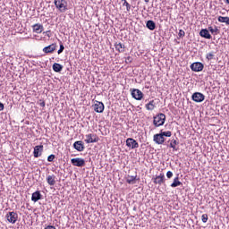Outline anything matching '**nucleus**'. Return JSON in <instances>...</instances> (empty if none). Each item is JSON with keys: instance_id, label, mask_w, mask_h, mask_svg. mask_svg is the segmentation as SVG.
I'll list each match as a JSON object with an SVG mask.
<instances>
[{"instance_id": "f257e3e1", "label": "nucleus", "mask_w": 229, "mask_h": 229, "mask_svg": "<svg viewBox=\"0 0 229 229\" xmlns=\"http://www.w3.org/2000/svg\"><path fill=\"white\" fill-rule=\"evenodd\" d=\"M54 4L61 13H65L68 10L66 0H54Z\"/></svg>"}, {"instance_id": "f03ea898", "label": "nucleus", "mask_w": 229, "mask_h": 229, "mask_svg": "<svg viewBox=\"0 0 229 229\" xmlns=\"http://www.w3.org/2000/svg\"><path fill=\"white\" fill-rule=\"evenodd\" d=\"M165 123V114L163 113H159L156 116H154L153 124L156 128L159 126H164Z\"/></svg>"}, {"instance_id": "7ed1b4c3", "label": "nucleus", "mask_w": 229, "mask_h": 229, "mask_svg": "<svg viewBox=\"0 0 229 229\" xmlns=\"http://www.w3.org/2000/svg\"><path fill=\"white\" fill-rule=\"evenodd\" d=\"M131 94L133 99H136V101H142L144 98V93H142V91H140L139 89H131Z\"/></svg>"}, {"instance_id": "20e7f679", "label": "nucleus", "mask_w": 229, "mask_h": 229, "mask_svg": "<svg viewBox=\"0 0 229 229\" xmlns=\"http://www.w3.org/2000/svg\"><path fill=\"white\" fill-rule=\"evenodd\" d=\"M5 217L8 223H11V225H15L17 223V219H19V215L14 211H11L6 214Z\"/></svg>"}, {"instance_id": "39448f33", "label": "nucleus", "mask_w": 229, "mask_h": 229, "mask_svg": "<svg viewBox=\"0 0 229 229\" xmlns=\"http://www.w3.org/2000/svg\"><path fill=\"white\" fill-rule=\"evenodd\" d=\"M190 67L193 72H201L205 69V65L201 62L192 63Z\"/></svg>"}, {"instance_id": "423d86ee", "label": "nucleus", "mask_w": 229, "mask_h": 229, "mask_svg": "<svg viewBox=\"0 0 229 229\" xmlns=\"http://www.w3.org/2000/svg\"><path fill=\"white\" fill-rule=\"evenodd\" d=\"M191 99L195 103H203V101H205V95L201 92H195L192 94Z\"/></svg>"}, {"instance_id": "0eeeda50", "label": "nucleus", "mask_w": 229, "mask_h": 229, "mask_svg": "<svg viewBox=\"0 0 229 229\" xmlns=\"http://www.w3.org/2000/svg\"><path fill=\"white\" fill-rule=\"evenodd\" d=\"M71 164L75 167H85V159L81 157H75L71 159Z\"/></svg>"}, {"instance_id": "6e6552de", "label": "nucleus", "mask_w": 229, "mask_h": 229, "mask_svg": "<svg viewBox=\"0 0 229 229\" xmlns=\"http://www.w3.org/2000/svg\"><path fill=\"white\" fill-rule=\"evenodd\" d=\"M152 180L155 185H164V183H165V175L164 174H160Z\"/></svg>"}, {"instance_id": "1a4fd4ad", "label": "nucleus", "mask_w": 229, "mask_h": 229, "mask_svg": "<svg viewBox=\"0 0 229 229\" xmlns=\"http://www.w3.org/2000/svg\"><path fill=\"white\" fill-rule=\"evenodd\" d=\"M93 107L97 114H103L105 111V104L100 101H96V103L93 105Z\"/></svg>"}, {"instance_id": "9d476101", "label": "nucleus", "mask_w": 229, "mask_h": 229, "mask_svg": "<svg viewBox=\"0 0 229 229\" xmlns=\"http://www.w3.org/2000/svg\"><path fill=\"white\" fill-rule=\"evenodd\" d=\"M99 140V137L96 134H87L85 142L87 144H93L94 142H98Z\"/></svg>"}, {"instance_id": "9b49d317", "label": "nucleus", "mask_w": 229, "mask_h": 229, "mask_svg": "<svg viewBox=\"0 0 229 229\" xmlns=\"http://www.w3.org/2000/svg\"><path fill=\"white\" fill-rule=\"evenodd\" d=\"M126 146L131 149H137L139 148V142L132 138H128L126 140Z\"/></svg>"}, {"instance_id": "f8f14e48", "label": "nucleus", "mask_w": 229, "mask_h": 229, "mask_svg": "<svg viewBox=\"0 0 229 229\" xmlns=\"http://www.w3.org/2000/svg\"><path fill=\"white\" fill-rule=\"evenodd\" d=\"M42 151H44V145H38L34 148L33 155L35 158L42 157Z\"/></svg>"}, {"instance_id": "ddd939ff", "label": "nucleus", "mask_w": 229, "mask_h": 229, "mask_svg": "<svg viewBox=\"0 0 229 229\" xmlns=\"http://www.w3.org/2000/svg\"><path fill=\"white\" fill-rule=\"evenodd\" d=\"M55 51H56V44L53 43L47 47H45L43 48V53H46V55H49L51 53H55Z\"/></svg>"}, {"instance_id": "4468645a", "label": "nucleus", "mask_w": 229, "mask_h": 229, "mask_svg": "<svg viewBox=\"0 0 229 229\" xmlns=\"http://www.w3.org/2000/svg\"><path fill=\"white\" fill-rule=\"evenodd\" d=\"M153 140L156 144L162 145L165 142V138L162 137L161 132H159L154 135Z\"/></svg>"}, {"instance_id": "2eb2a0df", "label": "nucleus", "mask_w": 229, "mask_h": 229, "mask_svg": "<svg viewBox=\"0 0 229 229\" xmlns=\"http://www.w3.org/2000/svg\"><path fill=\"white\" fill-rule=\"evenodd\" d=\"M73 148L76 151L81 152L85 150V144L81 140H78L73 143Z\"/></svg>"}, {"instance_id": "dca6fc26", "label": "nucleus", "mask_w": 229, "mask_h": 229, "mask_svg": "<svg viewBox=\"0 0 229 229\" xmlns=\"http://www.w3.org/2000/svg\"><path fill=\"white\" fill-rule=\"evenodd\" d=\"M199 35L202 37V38H207L208 40H210V38H212V35H210L208 29H202L199 31Z\"/></svg>"}, {"instance_id": "f3484780", "label": "nucleus", "mask_w": 229, "mask_h": 229, "mask_svg": "<svg viewBox=\"0 0 229 229\" xmlns=\"http://www.w3.org/2000/svg\"><path fill=\"white\" fill-rule=\"evenodd\" d=\"M140 178H137V174L136 175H127L126 178V182L129 183L130 185H135V183H137L136 181H139Z\"/></svg>"}, {"instance_id": "a211bd4d", "label": "nucleus", "mask_w": 229, "mask_h": 229, "mask_svg": "<svg viewBox=\"0 0 229 229\" xmlns=\"http://www.w3.org/2000/svg\"><path fill=\"white\" fill-rule=\"evenodd\" d=\"M146 28L150 31H154V30H157V23L153 20H148L146 22Z\"/></svg>"}, {"instance_id": "6ab92c4d", "label": "nucleus", "mask_w": 229, "mask_h": 229, "mask_svg": "<svg viewBox=\"0 0 229 229\" xmlns=\"http://www.w3.org/2000/svg\"><path fill=\"white\" fill-rule=\"evenodd\" d=\"M39 199H42V194L40 193L39 191H37L32 193L31 196V201H34V203H37Z\"/></svg>"}, {"instance_id": "aec40b11", "label": "nucleus", "mask_w": 229, "mask_h": 229, "mask_svg": "<svg viewBox=\"0 0 229 229\" xmlns=\"http://www.w3.org/2000/svg\"><path fill=\"white\" fill-rule=\"evenodd\" d=\"M32 28L35 33H42V31H44V26L40 23L34 24Z\"/></svg>"}, {"instance_id": "412c9836", "label": "nucleus", "mask_w": 229, "mask_h": 229, "mask_svg": "<svg viewBox=\"0 0 229 229\" xmlns=\"http://www.w3.org/2000/svg\"><path fill=\"white\" fill-rule=\"evenodd\" d=\"M52 69L55 72H62L63 69H64V65L58 64V63H55L52 66Z\"/></svg>"}, {"instance_id": "4be33fe9", "label": "nucleus", "mask_w": 229, "mask_h": 229, "mask_svg": "<svg viewBox=\"0 0 229 229\" xmlns=\"http://www.w3.org/2000/svg\"><path fill=\"white\" fill-rule=\"evenodd\" d=\"M180 185H183V183H182V182H180V177H178V175L174 179V182L171 184V187H173L174 189L176 187H180Z\"/></svg>"}, {"instance_id": "5701e85b", "label": "nucleus", "mask_w": 229, "mask_h": 229, "mask_svg": "<svg viewBox=\"0 0 229 229\" xmlns=\"http://www.w3.org/2000/svg\"><path fill=\"white\" fill-rule=\"evenodd\" d=\"M56 178V176H55L54 174L53 175H48L47 177V182L48 183V185H55L56 183V181L55 180Z\"/></svg>"}, {"instance_id": "b1692460", "label": "nucleus", "mask_w": 229, "mask_h": 229, "mask_svg": "<svg viewBox=\"0 0 229 229\" xmlns=\"http://www.w3.org/2000/svg\"><path fill=\"white\" fill-rule=\"evenodd\" d=\"M114 47H115L116 51H118L119 53H124V44L115 43Z\"/></svg>"}, {"instance_id": "393cba45", "label": "nucleus", "mask_w": 229, "mask_h": 229, "mask_svg": "<svg viewBox=\"0 0 229 229\" xmlns=\"http://www.w3.org/2000/svg\"><path fill=\"white\" fill-rule=\"evenodd\" d=\"M218 22H225L226 26H229V17L228 16H219L217 18Z\"/></svg>"}, {"instance_id": "a878e982", "label": "nucleus", "mask_w": 229, "mask_h": 229, "mask_svg": "<svg viewBox=\"0 0 229 229\" xmlns=\"http://www.w3.org/2000/svg\"><path fill=\"white\" fill-rule=\"evenodd\" d=\"M145 107L147 110H155V100H150L149 103L146 104Z\"/></svg>"}, {"instance_id": "bb28decb", "label": "nucleus", "mask_w": 229, "mask_h": 229, "mask_svg": "<svg viewBox=\"0 0 229 229\" xmlns=\"http://www.w3.org/2000/svg\"><path fill=\"white\" fill-rule=\"evenodd\" d=\"M208 31H210V33L212 35H218L219 33V29H217V26H215V28L213 29L212 26L208 28Z\"/></svg>"}, {"instance_id": "cd10ccee", "label": "nucleus", "mask_w": 229, "mask_h": 229, "mask_svg": "<svg viewBox=\"0 0 229 229\" xmlns=\"http://www.w3.org/2000/svg\"><path fill=\"white\" fill-rule=\"evenodd\" d=\"M177 144H179V142L176 140H173L170 143V148H172L174 151H178V148H176Z\"/></svg>"}, {"instance_id": "c85d7f7f", "label": "nucleus", "mask_w": 229, "mask_h": 229, "mask_svg": "<svg viewBox=\"0 0 229 229\" xmlns=\"http://www.w3.org/2000/svg\"><path fill=\"white\" fill-rule=\"evenodd\" d=\"M161 135L163 138L165 137H171V135H173V132H171L170 131H160Z\"/></svg>"}, {"instance_id": "c756f323", "label": "nucleus", "mask_w": 229, "mask_h": 229, "mask_svg": "<svg viewBox=\"0 0 229 229\" xmlns=\"http://www.w3.org/2000/svg\"><path fill=\"white\" fill-rule=\"evenodd\" d=\"M123 6H126L127 12H130V10H131V5L126 0H124Z\"/></svg>"}, {"instance_id": "7c9ffc66", "label": "nucleus", "mask_w": 229, "mask_h": 229, "mask_svg": "<svg viewBox=\"0 0 229 229\" xmlns=\"http://www.w3.org/2000/svg\"><path fill=\"white\" fill-rule=\"evenodd\" d=\"M64 49H65V47L64 46V43L61 42V43H60V47H59V50L57 51V53H58L59 55H62V53H64Z\"/></svg>"}, {"instance_id": "2f4dec72", "label": "nucleus", "mask_w": 229, "mask_h": 229, "mask_svg": "<svg viewBox=\"0 0 229 229\" xmlns=\"http://www.w3.org/2000/svg\"><path fill=\"white\" fill-rule=\"evenodd\" d=\"M201 221H202V223H207L208 221V215L203 214L201 216Z\"/></svg>"}, {"instance_id": "473e14b6", "label": "nucleus", "mask_w": 229, "mask_h": 229, "mask_svg": "<svg viewBox=\"0 0 229 229\" xmlns=\"http://www.w3.org/2000/svg\"><path fill=\"white\" fill-rule=\"evenodd\" d=\"M206 58H207V60H213L214 59V52L207 54Z\"/></svg>"}, {"instance_id": "72a5a7b5", "label": "nucleus", "mask_w": 229, "mask_h": 229, "mask_svg": "<svg viewBox=\"0 0 229 229\" xmlns=\"http://www.w3.org/2000/svg\"><path fill=\"white\" fill-rule=\"evenodd\" d=\"M179 38H183L185 37V31L183 30H180L178 33Z\"/></svg>"}, {"instance_id": "f704fd0d", "label": "nucleus", "mask_w": 229, "mask_h": 229, "mask_svg": "<svg viewBox=\"0 0 229 229\" xmlns=\"http://www.w3.org/2000/svg\"><path fill=\"white\" fill-rule=\"evenodd\" d=\"M56 158V156L55 154H51L50 156L47 157V162H53Z\"/></svg>"}, {"instance_id": "c9c22d12", "label": "nucleus", "mask_w": 229, "mask_h": 229, "mask_svg": "<svg viewBox=\"0 0 229 229\" xmlns=\"http://www.w3.org/2000/svg\"><path fill=\"white\" fill-rule=\"evenodd\" d=\"M39 106H41L42 108H44L46 106V102L42 99L39 100Z\"/></svg>"}, {"instance_id": "e433bc0d", "label": "nucleus", "mask_w": 229, "mask_h": 229, "mask_svg": "<svg viewBox=\"0 0 229 229\" xmlns=\"http://www.w3.org/2000/svg\"><path fill=\"white\" fill-rule=\"evenodd\" d=\"M166 177H167L168 179L173 178V172L168 171V172L166 173Z\"/></svg>"}, {"instance_id": "4c0bfd02", "label": "nucleus", "mask_w": 229, "mask_h": 229, "mask_svg": "<svg viewBox=\"0 0 229 229\" xmlns=\"http://www.w3.org/2000/svg\"><path fill=\"white\" fill-rule=\"evenodd\" d=\"M2 110H4V104L0 102V112H2Z\"/></svg>"}, {"instance_id": "58836bf2", "label": "nucleus", "mask_w": 229, "mask_h": 229, "mask_svg": "<svg viewBox=\"0 0 229 229\" xmlns=\"http://www.w3.org/2000/svg\"><path fill=\"white\" fill-rule=\"evenodd\" d=\"M225 3H226L227 4H229V0H225Z\"/></svg>"}, {"instance_id": "ea45409f", "label": "nucleus", "mask_w": 229, "mask_h": 229, "mask_svg": "<svg viewBox=\"0 0 229 229\" xmlns=\"http://www.w3.org/2000/svg\"><path fill=\"white\" fill-rule=\"evenodd\" d=\"M145 3H149V0H145Z\"/></svg>"}, {"instance_id": "a19ab883", "label": "nucleus", "mask_w": 229, "mask_h": 229, "mask_svg": "<svg viewBox=\"0 0 229 229\" xmlns=\"http://www.w3.org/2000/svg\"><path fill=\"white\" fill-rule=\"evenodd\" d=\"M133 210H137V208H133Z\"/></svg>"}, {"instance_id": "79ce46f5", "label": "nucleus", "mask_w": 229, "mask_h": 229, "mask_svg": "<svg viewBox=\"0 0 229 229\" xmlns=\"http://www.w3.org/2000/svg\"><path fill=\"white\" fill-rule=\"evenodd\" d=\"M122 3H124V0H122Z\"/></svg>"}]
</instances>
